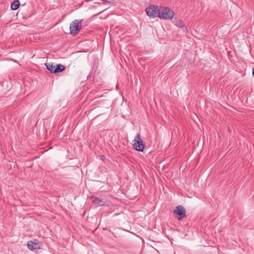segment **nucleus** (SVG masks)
<instances>
[{"instance_id":"9","label":"nucleus","mask_w":254,"mask_h":254,"mask_svg":"<svg viewBox=\"0 0 254 254\" xmlns=\"http://www.w3.org/2000/svg\"><path fill=\"white\" fill-rule=\"evenodd\" d=\"M64 66L61 64H56V67L54 68V70L55 71V73L62 72L64 69Z\"/></svg>"},{"instance_id":"8","label":"nucleus","mask_w":254,"mask_h":254,"mask_svg":"<svg viewBox=\"0 0 254 254\" xmlns=\"http://www.w3.org/2000/svg\"><path fill=\"white\" fill-rule=\"evenodd\" d=\"M46 66L47 69L49 70L51 72L55 73L54 68H55L56 67V64H54L52 63H48L46 64Z\"/></svg>"},{"instance_id":"10","label":"nucleus","mask_w":254,"mask_h":254,"mask_svg":"<svg viewBox=\"0 0 254 254\" xmlns=\"http://www.w3.org/2000/svg\"><path fill=\"white\" fill-rule=\"evenodd\" d=\"M19 1L17 0L13 1L11 4L10 7L12 10H16L19 7Z\"/></svg>"},{"instance_id":"7","label":"nucleus","mask_w":254,"mask_h":254,"mask_svg":"<svg viewBox=\"0 0 254 254\" xmlns=\"http://www.w3.org/2000/svg\"><path fill=\"white\" fill-rule=\"evenodd\" d=\"M89 199L91 202L95 205L96 206H103L104 205L105 202L102 200L100 199L98 197L91 196L89 197Z\"/></svg>"},{"instance_id":"11","label":"nucleus","mask_w":254,"mask_h":254,"mask_svg":"<svg viewBox=\"0 0 254 254\" xmlns=\"http://www.w3.org/2000/svg\"><path fill=\"white\" fill-rule=\"evenodd\" d=\"M175 25L178 27H182L184 26L183 22L181 20H178L176 21Z\"/></svg>"},{"instance_id":"12","label":"nucleus","mask_w":254,"mask_h":254,"mask_svg":"<svg viewBox=\"0 0 254 254\" xmlns=\"http://www.w3.org/2000/svg\"><path fill=\"white\" fill-rule=\"evenodd\" d=\"M253 74L254 76V68H253Z\"/></svg>"},{"instance_id":"3","label":"nucleus","mask_w":254,"mask_h":254,"mask_svg":"<svg viewBox=\"0 0 254 254\" xmlns=\"http://www.w3.org/2000/svg\"><path fill=\"white\" fill-rule=\"evenodd\" d=\"M82 20H75L70 25V33L71 35L77 34L81 28Z\"/></svg>"},{"instance_id":"2","label":"nucleus","mask_w":254,"mask_h":254,"mask_svg":"<svg viewBox=\"0 0 254 254\" xmlns=\"http://www.w3.org/2000/svg\"><path fill=\"white\" fill-rule=\"evenodd\" d=\"M146 12L148 16L149 17L155 18L159 17L161 11V8L158 6L154 5H150L149 7L146 8Z\"/></svg>"},{"instance_id":"6","label":"nucleus","mask_w":254,"mask_h":254,"mask_svg":"<svg viewBox=\"0 0 254 254\" xmlns=\"http://www.w3.org/2000/svg\"><path fill=\"white\" fill-rule=\"evenodd\" d=\"M27 246L31 250H37L41 248L42 244L37 240L28 242Z\"/></svg>"},{"instance_id":"1","label":"nucleus","mask_w":254,"mask_h":254,"mask_svg":"<svg viewBox=\"0 0 254 254\" xmlns=\"http://www.w3.org/2000/svg\"><path fill=\"white\" fill-rule=\"evenodd\" d=\"M175 16V12L169 7H163L161 8V11L159 18L160 19L171 20Z\"/></svg>"},{"instance_id":"5","label":"nucleus","mask_w":254,"mask_h":254,"mask_svg":"<svg viewBox=\"0 0 254 254\" xmlns=\"http://www.w3.org/2000/svg\"><path fill=\"white\" fill-rule=\"evenodd\" d=\"M174 213L179 215L178 217V220H181L186 216V211L185 208L182 205L177 206L175 210Z\"/></svg>"},{"instance_id":"4","label":"nucleus","mask_w":254,"mask_h":254,"mask_svg":"<svg viewBox=\"0 0 254 254\" xmlns=\"http://www.w3.org/2000/svg\"><path fill=\"white\" fill-rule=\"evenodd\" d=\"M133 146L135 150L139 151H143L144 148V145L141 140V136L139 134H137L133 140Z\"/></svg>"}]
</instances>
